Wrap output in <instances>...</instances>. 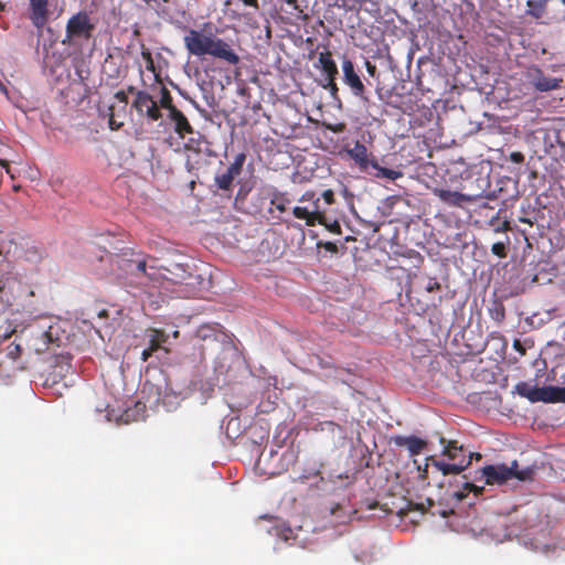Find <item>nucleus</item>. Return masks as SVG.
<instances>
[{
  "mask_svg": "<svg viewBox=\"0 0 565 565\" xmlns=\"http://www.w3.org/2000/svg\"><path fill=\"white\" fill-rule=\"evenodd\" d=\"M183 42L191 55L198 57L210 55L230 65H237L239 63L241 58L232 45L214 34H204L198 30L189 29L183 38Z\"/></svg>",
  "mask_w": 565,
  "mask_h": 565,
  "instance_id": "nucleus-1",
  "label": "nucleus"
},
{
  "mask_svg": "<svg viewBox=\"0 0 565 565\" xmlns=\"http://www.w3.org/2000/svg\"><path fill=\"white\" fill-rule=\"evenodd\" d=\"M94 30L95 24L92 22L89 13L84 10L78 11L67 21L62 44L74 52H82L93 39Z\"/></svg>",
  "mask_w": 565,
  "mask_h": 565,
  "instance_id": "nucleus-2",
  "label": "nucleus"
},
{
  "mask_svg": "<svg viewBox=\"0 0 565 565\" xmlns=\"http://www.w3.org/2000/svg\"><path fill=\"white\" fill-rule=\"evenodd\" d=\"M516 460L511 462V466L505 465H488L480 470L481 478L487 484H507L510 481H531L534 476V468L525 467L521 470L518 469Z\"/></svg>",
  "mask_w": 565,
  "mask_h": 565,
  "instance_id": "nucleus-3",
  "label": "nucleus"
},
{
  "mask_svg": "<svg viewBox=\"0 0 565 565\" xmlns=\"http://www.w3.org/2000/svg\"><path fill=\"white\" fill-rule=\"evenodd\" d=\"M196 337L203 341L213 340L222 343V352L215 364V371L218 373L225 374L230 370L231 364L226 363L227 360H239L236 348L231 342L228 335L223 332L218 326H201L196 330Z\"/></svg>",
  "mask_w": 565,
  "mask_h": 565,
  "instance_id": "nucleus-4",
  "label": "nucleus"
},
{
  "mask_svg": "<svg viewBox=\"0 0 565 565\" xmlns=\"http://www.w3.org/2000/svg\"><path fill=\"white\" fill-rule=\"evenodd\" d=\"M515 392L520 396L527 398L531 403H565V387H537L527 382H520L515 385Z\"/></svg>",
  "mask_w": 565,
  "mask_h": 565,
  "instance_id": "nucleus-5",
  "label": "nucleus"
},
{
  "mask_svg": "<svg viewBox=\"0 0 565 565\" xmlns=\"http://www.w3.org/2000/svg\"><path fill=\"white\" fill-rule=\"evenodd\" d=\"M160 269L163 270L162 277L173 284L194 287L201 285L204 280L201 275H193L189 270L190 267L188 264L171 263L168 266H161Z\"/></svg>",
  "mask_w": 565,
  "mask_h": 565,
  "instance_id": "nucleus-6",
  "label": "nucleus"
},
{
  "mask_svg": "<svg viewBox=\"0 0 565 565\" xmlns=\"http://www.w3.org/2000/svg\"><path fill=\"white\" fill-rule=\"evenodd\" d=\"M342 73H343V83L350 87L351 93L361 98L364 103H369V97L365 95L366 89L365 86L356 73L354 64L351 60L343 56L342 61Z\"/></svg>",
  "mask_w": 565,
  "mask_h": 565,
  "instance_id": "nucleus-7",
  "label": "nucleus"
},
{
  "mask_svg": "<svg viewBox=\"0 0 565 565\" xmlns=\"http://www.w3.org/2000/svg\"><path fill=\"white\" fill-rule=\"evenodd\" d=\"M136 96L132 103V107L138 111L139 115L146 116L152 121H157L161 118V111L157 102L152 96L145 90H136Z\"/></svg>",
  "mask_w": 565,
  "mask_h": 565,
  "instance_id": "nucleus-8",
  "label": "nucleus"
},
{
  "mask_svg": "<svg viewBox=\"0 0 565 565\" xmlns=\"http://www.w3.org/2000/svg\"><path fill=\"white\" fill-rule=\"evenodd\" d=\"M345 152L361 172L370 173V168H376L375 157H370L367 148L362 142L355 141L354 147L347 149Z\"/></svg>",
  "mask_w": 565,
  "mask_h": 565,
  "instance_id": "nucleus-9",
  "label": "nucleus"
},
{
  "mask_svg": "<svg viewBox=\"0 0 565 565\" xmlns=\"http://www.w3.org/2000/svg\"><path fill=\"white\" fill-rule=\"evenodd\" d=\"M473 456H476L478 459L481 458L480 454L471 452L468 456V458H466L463 456L461 458V460H459L458 462H454V463H448V462H445L444 460H437L433 457H429L428 460H430L431 465L436 469H438L444 476H448V475H459L462 471H465L471 465V460H472Z\"/></svg>",
  "mask_w": 565,
  "mask_h": 565,
  "instance_id": "nucleus-10",
  "label": "nucleus"
},
{
  "mask_svg": "<svg viewBox=\"0 0 565 565\" xmlns=\"http://www.w3.org/2000/svg\"><path fill=\"white\" fill-rule=\"evenodd\" d=\"M111 266V274L118 278H126L127 276L135 277V262L136 258H129L126 254L122 255H108Z\"/></svg>",
  "mask_w": 565,
  "mask_h": 565,
  "instance_id": "nucleus-11",
  "label": "nucleus"
},
{
  "mask_svg": "<svg viewBox=\"0 0 565 565\" xmlns=\"http://www.w3.org/2000/svg\"><path fill=\"white\" fill-rule=\"evenodd\" d=\"M562 78L548 77L540 68H535L532 74V84L539 92H550L561 87Z\"/></svg>",
  "mask_w": 565,
  "mask_h": 565,
  "instance_id": "nucleus-12",
  "label": "nucleus"
},
{
  "mask_svg": "<svg viewBox=\"0 0 565 565\" xmlns=\"http://www.w3.org/2000/svg\"><path fill=\"white\" fill-rule=\"evenodd\" d=\"M31 14L30 19L34 26L42 28L47 19L49 0H29Z\"/></svg>",
  "mask_w": 565,
  "mask_h": 565,
  "instance_id": "nucleus-13",
  "label": "nucleus"
},
{
  "mask_svg": "<svg viewBox=\"0 0 565 565\" xmlns=\"http://www.w3.org/2000/svg\"><path fill=\"white\" fill-rule=\"evenodd\" d=\"M393 440L396 446L406 447L411 456L420 454L426 447V441L414 435L396 436Z\"/></svg>",
  "mask_w": 565,
  "mask_h": 565,
  "instance_id": "nucleus-14",
  "label": "nucleus"
},
{
  "mask_svg": "<svg viewBox=\"0 0 565 565\" xmlns=\"http://www.w3.org/2000/svg\"><path fill=\"white\" fill-rule=\"evenodd\" d=\"M168 334L162 330H151L149 334V343L150 347L148 349L142 350L141 359L147 361L153 351L159 349L162 343L168 341Z\"/></svg>",
  "mask_w": 565,
  "mask_h": 565,
  "instance_id": "nucleus-15",
  "label": "nucleus"
},
{
  "mask_svg": "<svg viewBox=\"0 0 565 565\" xmlns=\"http://www.w3.org/2000/svg\"><path fill=\"white\" fill-rule=\"evenodd\" d=\"M316 67L321 70L322 75L337 76L338 66L329 51L320 52Z\"/></svg>",
  "mask_w": 565,
  "mask_h": 565,
  "instance_id": "nucleus-16",
  "label": "nucleus"
},
{
  "mask_svg": "<svg viewBox=\"0 0 565 565\" xmlns=\"http://www.w3.org/2000/svg\"><path fill=\"white\" fill-rule=\"evenodd\" d=\"M313 198H315L313 193L307 192L300 198V202L309 201V204L307 205V207H309V212L313 218L315 224L316 223L324 224V216H323V213L320 207V199L319 198L313 199Z\"/></svg>",
  "mask_w": 565,
  "mask_h": 565,
  "instance_id": "nucleus-17",
  "label": "nucleus"
},
{
  "mask_svg": "<svg viewBox=\"0 0 565 565\" xmlns=\"http://www.w3.org/2000/svg\"><path fill=\"white\" fill-rule=\"evenodd\" d=\"M318 427V429H320L321 431L330 433L332 435V440L334 444H343V441L347 438L345 429L333 422L328 420L319 423Z\"/></svg>",
  "mask_w": 565,
  "mask_h": 565,
  "instance_id": "nucleus-18",
  "label": "nucleus"
},
{
  "mask_svg": "<svg viewBox=\"0 0 565 565\" xmlns=\"http://www.w3.org/2000/svg\"><path fill=\"white\" fill-rule=\"evenodd\" d=\"M169 115L171 120L175 125V130L179 134L183 135L192 132V127L181 110H179L178 108H173L171 109V114Z\"/></svg>",
  "mask_w": 565,
  "mask_h": 565,
  "instance_id": "nucleus-19",
  "label": "nucleus"
},
{
  "mask_svg": "<svg viewBox=\"0 0 565 565\" xmlns=\"http://www.w3.org/2000/svg\"><path fill=\"white\" fill-rule=\"evenodd\" d=\"M439 443L444 446L441 451L443 456L448 457L449 460L458 462L459 454L462 451V446H459L455 440H447L444 437L439 438Z\"/></svg>",
  "mask_w": 565,
  "mask_h": 565,
  "instance_id": "nucleus-20",
  "label": "nucleus"
},
{
  "mask_svg": "<svg viewBox=\"0 0 565 565\" xmlns=\"http://www.w3.org/2000/svg\"><path fill=\"white\" fill-rule=\"evenodd\" d=\"M372 169L374 170V172L370 171L369 174H371L377 179H388V180L394 181V180L403 177L402 171L380 167L377 162H376V168H372Z\"/></svg>",
  "mask_w": 565,
  "mask_h": 565,
  "instance_id": "nucleus-21",
  "label": "nucleus"
},
{
  "mask_svg": "<svg viewBox=\"0 0 565 565\" xmlns=\"http://www.w3.org/2000/svg\"><path fill=\"white\" fill-rule=\"evenodd\" d=\"M548 1L550 0H527L526 6L529 10L526 13L535 19L542 18Z\"/></svg>",
  "mask_w": 565,
  "mask_h": 565,
  "instance_id": "nucleus-22",
  "label": "nucleus"
},
{
  "mask_svg": "<svg viewBox=\"0 0 565 565\" xmlns=\"http://www.w3.org/2000/svg\"><path fill=\"white\" fill-rule=\"evenodd\" d=\"M215 372L217 373L216 376L209 377L201 382L200 391L202 392L203 396H205V397H210L212 395V393L214 392L215 387L220 386V375H222V374L218 373L217 371H215Z\"/></svg>",
  "mask_w": 565,
  "mask_h": 565,
  "instance_id": "nucleus-23",
  "label": "nucleus"
},
{
  "mask_svg": "<svg viewBox=\"0 0 565 565\" xmlns=\"http://www.w3.org/2000/svg\"><path fill=\"white\" fill-rule=\"evenodd\" d=\"M135 277L145 278L149 280L154 279V273L148 271V266L145 259L136 258L135 262Z\"/></svg>",
  "mask_w": 565,
  "mask_h": 565,
  "instance_id": "nucleus-24",
  "label": "nucleus"
},
{
  "mask_svg": "<svg viewBox=\"0 0 565 565\" xmlns=\"http://www.w3.org/2000/svg\"><path fill=\"white\" fill-rule=\"evenodd\" d=\"M235 177H233L227 170L223 173L215 175V183L221 190H230Z\"/></svg>",
  "mask_w": 565,
  "mask_h": 565,
  "instance_id": "nucleus-25",
  "label": "nucleus"
},
{
  "mask_svg": "<svg viewBox=\"0 0 565 565\" xmlns=\"http://www.w3.org/2000/svg\"><path fill=\"white\" fill-rule=\"evenodd\" d=\"M489 315L491 319H493L497 322L503 321L505 317V309L502 302L494 300L491 307L489 308Z\"/></svg>",
  "mask_w": 565,
  "mask_h": 565,
  "instance_id": "nucleus-26",
  "label": "nucleus"
},
{
  "mask_svg": "<svg viewBox=\"0 0 565 565\" xmlns=\"http://www.w3.org/2000/svg\"><path fill=\"white\" fill-rule=\"evenodd\" d=\"M292 214L295 215V217H297L299 220H305L306 224L308 226L315 225L313 218H312V216L309 212V207H307V205L306 206H295L292 210Z\"/></svg>",
  "mask_w": 565,
  "mask_h": 565,
  "instance_id": "nucleus-27",
  "label": "nucleus"
},
{
  "mask_svg": "<svg viewBox=\"0 0 565 565\" xmlns=\"http://www.w3.org/2000/svg\"><path fill=\"white\" fill-rule=\"evenodd\" d=\"M447 196L445 198L449 203L461 206L466 202H471L472 198L470 195L460 193V192H447Z\"/></svg>",
  "mask_w": 565,
  "mask_h": 565,
  "instance_id": "nucleus-28",
  "label": "nucleus"
},
{
  "mask_svg": "<svg viewBox=\"0 0 565 565\" xmlns=\"http://www.w3.org/2000/svg\"><path fill=\"white\" fill-rule=\"evenodd\" d=\"M246 160L245 153L241 152L238 153L234 161L231 163V166L226 169L233 177H237L243 169V164Z\"/></svg>",
  "mask_w": 565,
  "mask_h": 565,
  "instance_id": "nucleus-29",
  "label": "nucleus"
},
{
  "mask_svg": "<svg viewBox=\"0 0 565 565\" xmlns=\"http://www.w3.org/2000/svg\"><path fill=\"white\" fill-rule=\"evenodd\" d=\"M160 106L164 109H168L169 114H171V109L177 108L172 104V97L170 95V92L166 87L161 88Z\"/></svg>",
  "mask_w": 565,
  "mask_h": 565,
  "instance_id": "nucleus-30",
  "label": "nucleus"
},
{
  "mask_svg": "<svg viewBox=\"0 0 565 565\" xmlns=\"http://www.w3.org/2000/svg\"><path fill=\"white\" fill-rule=\"evenodd\" d=\"M288 202V200L284 199L281 195H278V194H275L274 198L271 199L270 203L271 205H275L276 209L280 212H285L286 211V203Z\"/></svg>",
  "mask_w": 565,
  "mask_h": 565,
  "instance_id": "nucleus-31",
  "label": "nucleus"
},
{
  "mask_svg": "<svg viewBox=\"0 0 565 565\" xmlns=\"http://www.w3.org/2000/svg\"><path fill=\"white\" fill-rule=\"evenodd\" d=\"M491 252L499 257H504L505 256L504 243H502V242L494 243L491 247Z\"/></svg>",
  "mask_w": 565,
  "mask_h": 565,
  "instance_id": "nucleus-32",
  "label": "nucleus"
},
{
  "mask_svg": "<svg viewBox=\"0 0 565 565\" xmlns=\"http://www.w3.org/2000/svg\"><path fill=\"white\" fill-rule=\"evenodd\" d=\"M335 77H337V76H328V75H322V74H321V77L318 79V85L326 89V88H328L332 83H334V82H335Z\"/></svg>",
  "mask_w": 565,
  "mask_h": 565,
  "instance_id": "nucleus-33",
  "label": "nucleus"
},
{
  "mask_svg": "<svg viewBox=\"0 0 565 565\" xmlns=\"http://www.w3.org/2000/svg\"><path fill=\"white\" fill-rule=\"evenodd\" d=\"M180 94H181L184 98L189 99V102L193 105V107H194V108H195V109H196V110H198V111H199V113H200L204 118H209V113H207L205 109L201 108V107H200V105H199L195 100H193L192 98L188 97V96H186L183 92H181V90H180Z\"/></svg>",
  "mask_w": 565,
  "mask_h": 565,
  "instance_id": "nucleus-34",
  "label": "nucleus"
},
{
  "mask_svg": "<svg viewBox=\"0 0 565 565\" xmlns=\"http://www.w3.org/2000/svg\"><path fill=\"white\" fill-rule=\"evenodd\" d=\"M327 89L329 90V93H330V95H331L332 99H333L334 102L340 103V98H339V95H338L339 88H338V86H337L335 82H334V83H332V84H331Z\"/></svg>",
  "mask_w": 565,
  "mask_h": 565,
  "instance_id": "nucleus-35",
  "label": "nucleus"
},
{
  "mask_svg": "<svg viewBox=\"0 0 565 565\" xmlns=\"http://www.w3.org/2000/svg\"><path fill=\"white\" fill-rule=\"evenodd\" d=\"M332 233L340 234L341 233V226L339 222L334 221L331 224L327 223V220L324 218V224Z\"/></svg>",
  "mask_w": 565,
  "mask_h": 565,
  "instance_id": "nucleus-36",
  "label": "nucleus"
},
{
  "mask_svg": "<svg viewBox=\"0 0 565 565\" xmlns=\"http://www.w3.org/2000/svg\"><path fill=\"white\" fill-rule=\"evenodd\" d=\"M327 128L335 134H340L344 131L345 125L343 122H339L335 125H328Z\"/></svg>",
  "mask_w": 565,
  "mask_h": 565,
  "instance_id": "nucleus-37",
  "label": "nucleus"
},
{
  "mask_svg": "<svg viewBox=\"0 0 565 565\" xmlns=\"http://www.w3.org/2000/svg\"><path fill=\"white\" fill-rule=\"evenodd\" d=\"M510 160L512 162H514V163L520 164V163H522L524 161V156L521 152H516V151L515 152H511L510 153Z\"/></svg>",
  "mask_w": 565,
  "mask_h": 565,
  "instance_id": "nucleus-38",
  "label": "nucleus"
},
{
  "mask_svg": "<svg viewBox=\"0 0 565 565\" xmlns=\"http://www.w3.org/2000/svg\"><path fill=\"white\" fill-rule=\"evenodd\" d=\"M438 289H440V284L436 279H429V281L426 286V290L428 292H431V291H435Z\"/></svg>",
  "mask_w": 565,
  "mask_h": 565,
  "instance_id": "nucleus-39",
  "label": "nucleus"
},
{
  "mask_svg": "<svg viewBox=\"0 0 565 565\" xmlns=\"http://www.w3.org/2000/svg\"><path fill=\"white\" fill-rule=\"evenodd\" d=\"M76 75L78 76V79L81 81V83L84 84L85 79L87 78L88 71L84 70L82 66H77Z\"/></svg>",
  "mask_w": 565,
  "mask_h": 565,
  "instance_id": "nucleus-40",
  "label": "nucleus"
},
{
  "mask_svg": "<svg viewBox=\"0 0 565 565\" xmlns=\"http://www.w3.org/2000/svg\"><path fill=\"white\" fill-rule=\"evenodd\" d=\"M463 488H465V490L475 491L476 494L480 493L483 489V488H478L477 486H475L473 483H470L468 481H466L463 483Z\"/></svg>",
  "mask_w": 565,
  "mask_h": 565,
  "instance_id": "nucleus-41",
  "label": "nucleus"
},
{
  "mask_svg": "<svg viewBox=\"0 0 565 565\" xmlns=\"http://www.w3.org/2000/svg\"><path fill=\"white\" fill-rule=\"evenodd\" d=\"M322 198L327 204L333 203V192L331 190L323 191Z\"/></svg>",
  "mask_w": 565,
  "mask_h": 565,
  "instance_id": "nucleus-42",
  "label": "nucleus"
},
{
  "mask_svg": "<svg viewBox=\"0 0 565 565\" xmlns=\"http://www.w3.org/2000/svg\"><path fill=\"white\" fill-rule=\"evenodd\" d=\"M287 533H291L290 527H284L282 530L277 529V535L281 536L285 541L289 539Z\"/></svg>",
  "mask_w": 565,
  "mask_h": 565,
  "instance_id": "nucleus-43",
  "label": "nucleus"
},
{
  "mask_svg": "<svg viewBox=\"0 0 565 565\" xmlns=\"http://www.w3.org/2000/svg\"><path fill=\"white\" fill-rule=\"evenodd\" d=\"M365 66H366V71L367 73L371 75V76H374L375 75V72H376V66L374 64H372L371 62L366 61L365 62Z\"/></svg>",
  "mask_w": 565,
  "mask_h": 565,
  "instance_id": "nucleus-44",
  "label": "nucleus"
},
{
  "mask_svg": "<svg viewBox=\"0 0 565 565\" xmlns=\"http://www.w3.org/2000/svg\"><path fill=\"white\" fill-rule=\"evenodd\" d=\"M9 277L8 273L0 274V291H2L7 285Z\"/></svg>",
  "mask_w": 565,
  "mask_h": 565,
  "instance_id": "nucleus-45",
  "label": "nucleus"
},
{
  "mask_svg": "<svg viewBox=\"0 0 565 565\" xmlns=\"http://www.w3.org/2000/svg\"><path fill=\"white\" fill-rule=\"evenodd\" d=\"M466 497L467 494L463 491H456L452 493V498L458 502L462 501Z\"/></svg>",
  "mask_w": 565,
  "mask_h": 565,
  "instance_id": "nucleus-46",
  "label": "nucleus"
},
{
  "mask_svg": "<svg viewBox=\"0 0 565 565\" xmlns=\"http://www.w3.org/2000/svg\"><path fill=\"white\" fill-rule=\"evenodd\" d=\"M204 98L210 107L215 106L216 103H215V98L213 95H204Z\"/></svg>",
  "mask_w": 565,
  "mask_h": 565,
  "instance_id": "nucleus-47",
  "label": "nucleus"
},
{
  "mask_svg": "<svg viewBox=\"0 0 565 565\" xmlns=\"http://www.w3.org/2000/svg\"><path fill=\"white\" fill-rule=\"evenodd\" d=\"M116 98L122 103H127V95L125 92H118L116 93Z\"/></svg>",
  "mask_w": 565,
  "mask_h": 565,
  "instance_id": "nucleus-48",
  "label": "nucleus"
},
{
  "mask_svg": "<svg viewBox=\"0 0 565 565\" xmlns=\"http://www.w3.org/2000/svg\"><path fill=\"white\" fill-rule=\"evenodd\" d=\"M242 1H243V3H244L245 6H248V7H255V8H257V7H258V2H257V0H242Z\"/></svg>",
  "mask_w": 565,
  "mask_h": 565,
  "instance_id": "nucleus-49",
  "label": "nucleus"
},
{
  "mask_svg": "<svg viewBox=\"0 0 565 565\" xmlns=\"http://www.w3.org/2000/svg\"><path fill=\"white\" fill-rule=\"evenodd\" d=\"M287 4L291 6L295 10H299L297 0H285Z\"/></svg>",
  "mask_w": 565,
  "mask_h": 565,
  "instance_id": "nucleus-50",
  "label": "nucleus"
},
{
  "mask_svg": "<svg viewBox=\"0 0 565 565\" xmlns=\"http://www.w3.org/2000/svg\"><path fill=\"white\" fill-rule=\"evenodd\" d=\"M326 248H327L328 250H330V252H335V250H337V246H335L333 243H331V242H328V243L326 244Z\"/></svg>",
  "mask_w": 565,
  "mask_h": 565,
  "instance_id": "nucleus-51",
  "label": "nucleus"
},
{
  "mask_svg": "<svg viewBox=\"0 0 565 565\" xmlns=\"http://www.w3.org/2000/svg\"><path fill=\"white\" fill-rule=\"evenodd\" d=\"M0 90H1L3 94L8 95V89H7V87L4 86V84H3L1 81H0Z\"/></svg>",
  "mask_w": 565,
  "mask_h": 565,
  "instance_id": "nucleus-52",
  "label": "nucleus"
},
{
  "mask_svg": "<svg viewBox=\"0 0 565 565\" xmlns=\"http://www.w3.org/2000/svg\"><path fill=\"white\" fill-rule=\"evenodd\" d=\"M142 56L149 61H151V54L149 52H142Z\"/></svg>",
  "mask_w": 565,
  "mask_h": 565,
  "instance_id": "nucleus-53",
  "label": "nucleus"
},
{
  "mask_svg": "<svg viewBox=\"0 0 565 565\" xmlns=\"http://www.w3.org/2000/svg\"><path fill=\"white\" fill-rule=\"evenodd\" d=\"M173 338H178L179 337V331L178 330H174L173 333H172Z\"/></svg>",
  "mask_w": 565,
  "mask_h": 565,
  "instance_id": "nucleus-54",
  "label": "nucleus"
},
{
  "mask_svg": "<svg viewBox=\"0 0 565 565\" xmlns=\"http://www.w3.org/2000/svg\"><path fill=\"white\" fill-rule=\"evenodd\" d=\"M486 196L489 198V199H492L493 194L492 193L491 194H486Z\"/></svg>",
  "mask_w": 565,
  "mask_h": 565,
  "instance_id": "nucleus-55",
  "label": "nucleus"
},
{
  "mask_svg": "<svg viewBox=\"0 0 565 565\" xmlns=\"http://www.w3.org/2000/svg\"><path fill=\"white\" fill-rule=\"evenodd\" d=\"M57 367L60 369L61 372L64 370V365H58Z\"/></svg>",
  "mask_w": 565,
  "mask_h": 565,
  "instance_id": "nucleus-56",
  "label": "nucleus"
},
{
  "mask_svg": "<svg viewBox=\"0 0 565 565\" xmlns=\"http://www.w3.org/2000/svg\"><path fill=\"white\" fill-rule=\"evenodd\" d=\"M65 366H66V370H68L71 367V365L68 363H66Z\"/></svg>",
  "mask_w": 565,
  "mask_h": 565,
  "instance_id": "nucleus-57",
  "label": "nucleus"
},
{
  "mask_svg": "<svg viewBox=\"0 0 565 565\" xmlns=\"http://www.w3.org/2000/svg\"><path fill=\"white\" fill-rule=\"evenodd\" d=\"M427 468H428V465L426 463L425 469H424L425 472H427Z\"/></svg>",
  "mask_w": 565,
  "mask_h": 565,
  "instance_id": "nucleus-58",
  "label": "nucleus"
},
{
  "mask_svg": "<svg viewBox=\"0 0 565 565\" xmlns=\"http://www.w3.org/2000/svg\"><path fill=\"white\" fill-rule=\"evenodd\" d=\"M561 1H562V3L565 6V0H561Z\"/></svg>",
  "mask_w": 565,
  "mask_h": 565,
  "instance_id": "nucleus-59",
  "label": "nucleus"
},
{
  "mask_svg": "<svg viewBox=\"0 0 565 565\" xmlns=\"http://www.w3.org/2000/svg\"><path fill=\"white\" fill-rule=\"evenodd\" d=\"M2 8H3V7H2V4L0 3V10H2Z\"/></svg>",
  "mask_w": 565,
  "mask_h": 565,
  "instance_id": "nucleus-60",
  "label": "nucleus"
},
{
  "mask_svg": "<svg viewBox=\"0 0 565 565\" xmlns=\"http://www.w3.org/2000/svg\"><path fill=\"white\" fill-rule=\"evenodd\" d=\"M564 333H565V330H564Z\"/></svg>",
  "mask_w": 565,
  "mask_h": 565,
  "instance_id": "nucleus-61",
  "label": "nucleus"
}]
</instances>
